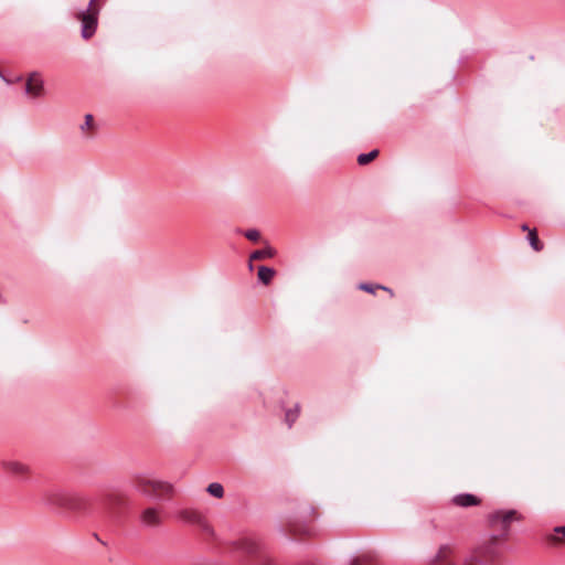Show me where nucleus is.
Wrapping results in <instances>:
<instances>
[{"label": "nucleus", "mask_w": 565, "mask_h": 565, "mask_svg": "<svg viewBox=\"0 0 565 565\" xmlns=\"http://www.w3.org/2000/svg\"><path fill=\"white\" fill-rule=\"evenodd\" d=\"M35 497L40 504L53 511H86L88 508L85 497L68 493L54 484L39 488Z\"/></svg>", "instance_id": "f257e3e1"}, {"label": "nucleus", "mask_w": 565, "mask_h": 565, "mask_svg": "<svg viewBox=\"0 0 565 565\" xmlns=\"http://www.w3.org/2000/svg\"><path fill=\"white\" fill-rule=\"evenodd\" d=\"M132 484L137 491L149 499L160 501L169 495L173 487L171 483L157 480L147 476L138 475L134 478Z\"/></svg>", "instance_id": "f03ea898"}, {"label": "nucleus", "mask_w": 565, "mask_h": 565, "mask_svg": "<svg viewBox=\"0 0 565 565\" xmlns=\"http://www.w3.org/2000/svg\"><path fill=\"white\" fill-rule=\"evenodd\" d=\"M279 531L284 536L288 539H292L298 535L311 536L315 534V529L311 525L300 521L298 516L287 518L286 522L280 525Z\"/></svg>", "instance_id": "7ed1b4c3"}, {"label": "nucleus", "mask_w": 565, "mask_h": 565, "mask_svg": "<svg viewBox=\"0 0 565 565\" xmlns=\"http://www.w3.org/2000/svg\"><path fill=\"white\" fill-rule=\"evenodd\" d=\"M98 11L89 12V9H83L76 13L75 18L81 22V36L83 40L92 39L98 26Z\"/></svg>", "instance_id": "20e7f679"}, {"label": "nucleus", "mask_w": 565, "mask_h": 565, "mask_svg": "<svg viewBox=\"0 0 565 565\" xmlns=\"http://www.w3.org/2000/svg\"><path fill=\"white\" fill-rule=\"evenodd\" d=\"M24 93L32 98H39L44 94V79L40 72H31L24 85Z\"/></svg>", "instance_id": "39448f33"}, {"label": "nucleus", "mask_w": 565, "mask_h": 565, "mask_svg": "<svg viewBox=\"0 0 565 565\" xmlns=\"http://www.w3.org/2000/svg\"><path fill=\"white\" fill-rule=\"evenodd\" d=\"M518 512L515 510L495 511L490 515V523L492 526L501 525V535L508 533L509 525L512 521L516 520Z\"/></svg>", "instance_id": "423d86ee"}, {"label": "nucleus", "mask_w": 565, "mask_h": 565, "mask_svg": "<svg viewBox=\"0 0 565 565\" xmlns=\"http://www.w3.org/2000/svg\"><path fill=\"white\" fill-rule=\"evenodd\" d=\"M140 523L146 529L159 527L162 523L160 511L156 507H149L141 511Z\"/></svg>", "instance_id": "0eeeda50"}, {"label": "nucleus", "mask_w": 565, "mask_h": 565, "mask_svg": "<svg viewBox=\"0 0 565 565\" xmlns=\"http://www.w3.org/2000/svg\"><path fill=\"white\" fill-rule=\"evenodd\" d=\"M2 468L22 481L28 480L30 467L25 463L14 460H4L2 461Z\"/></svg>", "instance_id": "6e6552de"}, {"label": "nucleus", "mask_w": 565, "mask_h": 565, "mask_svg": "<svg viewBox=\"0 0 565 565\" xmlns=\"http://www.w3.org/2000/svg\"><path fill=\"white\" fill-rule=\"evenodd\" d=\"M452 502L459 507H473L479 504L480 500L471 493H460L454 497Z\"/></svg>", "instance_id": "1a4fd4ad"}, {"label": "nucleus", "mask_w": 565, "mask_h": 565, "mask_svg": "<svg viewBox=\"0 0 565 565\" xmlns=\"http://www.w3.org/2000/svg\"><path fill=\"white\" fill-rule=\"evenodd\" d=\"M276 254V250L270 247V246H266L265 248L263 249H257V250H254L250 256H249V259L250 260H258V259H264V258H271L274 257ZM248 268L249 270H253V264L252 262H249L248 264Z\"/></svg>", "instance_id": "9d476101"}, {"label": "nucleus", "mask_w": 565, "mask_h": 565, "mask_svg": "<svg viewBox=\"0 0 565 565\" xmlns=\"http://www.w3.org/2000/svg\"><path fill=\"white\" fill-rule=\"evenodd\" d=\"M276 275V270L271 267L259 266L258 267V280L264 285H269Z\"/></svg>", "instance_id": "9b49d317"}, {"label": "nucleus", "mask_w": 565, "mask_h": 565, "mask_svg": "<svg viewBox=\"0 0 565 565\" xmlns=\"http://www.w3.org/2000/svg\"><path fill=\"white\" fill-rule=\"evenodd\" d=\"M359 289L363 290L365 292H369V294H374V291L376 289H383V290L390 292L391 297H393V295H394L392 289H390V288H387L385 286H382V285H373V284H370V282H361L359 285Z\"/></svg>", "instance_id": "f8f14e48"}, {"label": "nucleus", "mask_w": 565, "mask_h": 565, "mask_svg": "<svg viewBox=\"0 0 565 565\" xmlns=\"http://www.w3.org/2000/svg\"><path fill=\"white\" fill-rule=\"evenodd\" d=\"M299 404H296L294 408H289L285 413V422L288 425V428H291L292 424L297 420L299 416Z\"/></svg>", "instance_id": "ddd939ff"}, {"label": "nucleus", "mask_w": 565, "mask_h": 565, "mask_svg": "<svg viewBox=\"0 0 565 565\" xmlns=\"http://www.w3.org/2000/svg\"><path fill=\"white\" fill-rule=\"evenodd\" d=\"M527 241H529V244L530 246L535 250V252H540L543 249V244L541 243V241L539 239V236H537V233L535 230L533 231H529V234H527Z\"/></svg>", "instance_id": "4468645a"}, {"label": "nucleus", "mask_w": 565, "mask_h": 565, "mask_svg": "<svg viewBox=\"0 0 565 565\" xmlns=\"http://www.w3.org/2000/svg\"><path fill=\"white\" fill-rule=\"evenodd\" d=\"M377 156H379V150L374 149L366 153H360L358 156L356 160L360 166H365V164L370 163L371 161H373Z\"/></svg>", "instance_id": "2eb2a0df"}, {"label": "nucleus", "mask_w": 565, "mask_h": 565, "mask_svg": "<svg viewBox=\"0 0 565 565\" xmlns=\"http://www.w3.org/2000/svg\"><path fill=\"white\" fill-rule=\"evenodd\" d=\"M206 491L210 495L221 499L224 495V488L218 482H212L207 486Z\"/></svg>", "instance_id": "dca6fc26"}, {"label": "nucleus", "mask_w": 565, "mask_h": 565, "mask_svg": "<svg viewBox=\"0 0 565 565\" xmlns=\"http://www.w3.org/2000/svg\"><path fill=\"white\" fill-rule=\"evenodd\" d=\"M238 233H242L247 239L252 241V242H257L260 237V233L258 230H255V228H249V230H246V231H241V230H237Z\"/></svg>", "instance_id": "f3484780"}, {"label": "nucleus", "mask_w": 565, "mask_h": 565, "mask_svg": "<svg viewBox=\"0 0 565 565\" xmlns=\"http://www.w3.org/2000/svg\"><path fill=\"white\" fill-rule=\"evenodd\" d=\"M0 78L8 85H12L14 83H19V82L23 81L22 75H15V76L10 77V76H6L2 72H1Z\"/></svg>", "instance_id": "a211bd4d"}, {"label": "nucleus", "mask_w": 565, "mask_h": 565, "mask_svg": "<svg viewBox=\"0 0 565 565\" xmlns=\"http://www.w3.org/2000/svg\"><path fill=\"white\" fill-rule=\"evenodd\" d=\"M93 122H94V117H93V115L87 114V115L85 116V121H84V124L81 126V129H82V130H85V129L92 128Z\"/></svg>", "instance_id": "6ab92c4d"}, {"label": "nucleus", "mask_w": 565, "mask_h": 565, "mask_svg": "<svg viewBox=\"0 0 565 565\" xmlns=\"http://www.w3.org/2000/svg\"><path fill=\"white\" fill-rule=\"evenodd\" d=\"M96 1L97 0H89L87 7L85 9H89V12H95V11L99 12V7L96 6Z\"/></svg>", "instance_id": "aec40b11"}, {"label": "nucleus", "mask_w": 565, "mask_h": 565, "mask_svg": "<svg viewBox=\"0 0 565 565\" xmlns=\"http://www.w3.org/2000/svg\"><path fill=\"white\" fill-rule=\"evenodd\" d=\"M554 531L556 533H562L563 535H565V526H556Z\"/></svg>", "instance_id": "412c9836"}, {"label": "nucleus", "mask_w": 565, "mask_h": 565, "mask_svg": "<svg viewBox=\"0 0 565 565\" xmlns=\"http://www.w3.org/2000/svg\"><path fill=\"white\" fill-rule=\"evenodd\" d=\"M350 565H363L362 562L359 559V558H353L351 562H350Z\"/></svg>", "instance_id": "4be33fe9"}, {"label": "nucleus", "mask_w": 565, "mask_h": 565, "mask_svg": "<svg viewBox=\"0 0 565 565\" xmlns=\"http://www.w3.org/2000/svg\"><path fill=\"white\" fill-rule=\"evenodd\" d=\"M194 565H215V564L210 563V562H199V563H195Z\"/></svg>", "instance_id": "5701e85b"}, {"label": "nucleus", "mask_w": 565, "mask_h": 565, "mask_svg": "<svg viewBox=\"0 0 565 565\" xmlns=\"http://www.w3.org/2000/svg\"><path fill=\"white\" fill-rule=\"evenodd\" d=\"M521 228H522V231H527V232H529V231H531V230L529 228L527 224H523V225L521 226Z\"/></svg>", "instance_id": "b1692460"}]
</instances>
